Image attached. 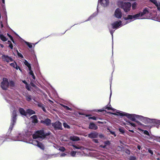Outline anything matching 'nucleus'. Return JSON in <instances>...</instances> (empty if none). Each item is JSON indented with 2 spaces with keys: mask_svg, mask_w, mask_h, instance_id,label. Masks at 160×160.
I'll return each mask as SVG.
<instances>
[{
  "mask_svg": "<svg viewBox=\"0 0 160 160\" xmlns=\"http://www.w3.org/2000/svg\"><path fill=\"white\" fill-rule=\"evenodd\" d=\"M66 155V154L65 153H62L60 155L61 157H65Z\"/></svg>",
  "mask_w": 160,
  "mask_h": 160,
  "instance_id": "41",
  "label": "nucleus"
},
{
  "mask_svg": "<svg viewBox=\"0 0 160 160\" xmlns=\"http://www.w3.org/2000/svg\"><path fill=\"white\" fill-rule=\"evenodd\" d=\"M70 139L73 141H77L79 140V138L78 137L74 136H71Z\"/></svg>",
  "mask_w": 160,
  "mask_h": 160,
  "instance_id": "21",
  "label": "nucleus"
},
{
  "mask_svg": "<svg viewBox=\"0 0 160 160\" xmlns=\"http://www.w3.org/2000/svg\"><path fill=\"white\" fill-rule=\"evenodd\" d=\"M138 124L139 125H142V124L141 123L139 122H138Z\"/></svg>",
  "mask_w": 160,
  "mask_h": 160,
  "instance_id": "55",
  "label": "nucleus"
},
{
  "mask_svg": "<svg viewBox=\"0 0 160 160\" xmlns=\"http://www.w3.org/2000/svg\"><path fill=\"white\" fill-rule=\"evenodd\" d=\"M2 2H3V3H4V2H5V1H4V0H2Z\"/></svg>",
  "mask_w": 160,
  "mask_h": 160,
  "instance_id": "58",
  "label": "nucleus"
},
{
  "mask_svg": "<svg viewBox=\"0 0 160 160\" xmlns=\"http://www.w3.org/2000/svg\"><path fill=\"white\" fill-rule=\"evenodd\" d=\"M17 53H18V56H19V57H20L21 58H23V56L18 51H17Z\"/></svg>",
  "mask_w": 160,
  "mask_h": 160,
  "instance_id": "34",
  "label": "nucleus"
},
{
  "mask_svg": "<svg viewBox=\"0 0 160 160\" xmlns=\"http://www.w3.org/2000/svg\"><path fill=\"white\" fill-rule=\"evenodd\" d=\"M0 46L1 47H2H2H3V45H2V44H0Z\"/></svg>",
  "mask_w": 160,
  "mask_h": 160,
  "instance_id": "54",
  "label": "nucleus"
},
{
  "mask_svg": "<svg viewBox=\"0 0 160 160\" xmlns=\"http://www.w3.org/2000/svg\"><path fill=\"white\" fill-rule=\"evenodd\" d=\"M9 47L11 48L12 49L13 48V46L12 44H11L10 45H9Z\"/></svg>",
  "mask_w": 160,
  "mask_h": 160,
  "instance_id": "44",
  "label": "nucleus"
},
{
  "mask_svg": "<svg viewBox=\"0 0 160 160\" xmlns=\"http://www.w3.org/2000/svg\"><path fill=\"white\" fill-rule=\"evenodd\" d=\"M38 106L40 107H42V104H39L38 105Z\"/></svg>",
  "mask_w": 160,
  "mask_h": 160,
  "instance_id": "52",
  "label": "nucleus"
},
{
  "mask_svg": "<svg viewBox=\"0 0 160 160\" xmlns=\"http://www.w3.org/2000/svg\"><path fill=\"white\" fill-rule=\"evenodd\" d=\"M10 65L12 67L16 68L17 70L19 69L21 71V69L19 67L17 66V64L15 62H14L11 63Z\"/></svg>",
  "mask_w": 160,
  "mask_h": 160,
  "instance_id": "15",
  "label": "nucleus"
},
{
  "mask_svg": "<svg viewBox=\"0 0 160 160\" xmlns=\"http://www.w3.org/2000/svg\"><path fill=\"white\" fill-rule=\"evenodd\" d=\"M35 113V112L31 109H29L27 110V114L31 115L32 114H34Z\"/></svg>",
  "mask_w": 160,
  "mask_h": 160,
  "instance_id": "22",
  "label": "nucleus"
},
{
  "mask_svg": "<svg viewBox=\"0 0 160 160\" xmlns=\"http://www.w3.org/2000/svg\"><path fill=\"white\" fill-rule=\"evenodd\" d=\"M136 158L134 157H131L130 159V160H135Z\"/></svg>",
  "mask_w": 160,
  "mask_h": 160,
  "instance_id": "38",
  "label": "nucleus"
},
{
  "mask_svg": "<svg viewBox=\"0 0 160 160\" xmlns=\"http://www.w3.org/2000/svg\"><path fill=\"white\" fill-rule=\"evenodd\" d=\"M142 131H144V133L145 134H146L147 135H148V136H149V132L147 130H142Z\"/></svg>",
  "mask_w": 160,
  "mask_h": 160,
  "instance_id": "31",
  "label": "nucleus"
},
{
  "mask_svg": "<svg viewBox=\"0 0 160 160\" xmlns=\"http://www.w3.org/2000/svg\"><path fill=\"white\" fill-rule=\"evenodd\" d=\"M118 4L125 12H128L130 11L131 6V4L130 2H124L122 1L118 2Z\"/></svg>",
  "mask_w": 160,
  "mask_h": 160,
  "instance_id": "2",
  "label": "nucleus"
},
{
  "mask_svg": "<svg viewBox=\"0 0 160 160\" xmlns=\"http://www.w3.org/2000/svg\"><path fill=\"white\" fill-rule=\"evenodd\" d=\"M111 93L110 95V98L111 97Z\"/></svg>",
  "mask_w": 160,
  "mask_h": 160,
  "instance_id": "62",
  "label": "nucleus"
},
{
  "mask_svg": "<svg viewBox=\"0 0 160 160\" xmlns=\"http://www.w3.org/2000/svg\"><path fill=\"white\" fill-rule=\"evenodd\" d=\"M137 4L135 2L133 3L132 4V9H136V6H137Z\"/></svg>",
  "mask_w": 160,
  "mask_h": 160,
  "instance_id": "28",
  "label": "nucleus"
},
{
  "mask_svg": "<svg viewBox=\"0 0 160 160\" xmlns=\"http://www.w3.org/2000/svg\"><path fill=\"white\" fill-rule=\"evenodd\" d=\"M93 140L96 143H98V140L97 139H93Z\"/></svg>",
  "mask_w": 160,
  "mask_h": 160,
  "instance_id": "46",
  "label": "nucleus"
},
{
  "mask_svg": "<svg viewBox=\"0 0 160 160\" xmlns=\"http://www.w3.org/2000/svg\"><path fill=\"white\" fill-rule=\"evenodd\" d=\"M59 150L62 151H64L65 150V148L63 147H60L59 148Z\"/></svg>",
  "mask_w": 160,
  "mask_h": 160,
  "instance_id": "33",
  "label": "nucleus"
},
{
  "mask_svg": "<svg viewBox=\"0 0 160 160\" xmlns=\"http://www.w3.org/2000/svg\"><path fill=\"white\" fill-rule=\"evenodd\" d=\"M111 106L110 105L109 106H107L105 107V108L108 110L111 109L113 112L116 111V113H111L113 115H119L121 116H126L128 118L130 119L132 121H135V118H139V117L142 118V116H139L138 115L136 114H129L126 113H121L120 111L117 110L116 109L112 108L111 107Z\"/></svg>",
  "mask_w": 160,
  "mask_h": 160,
  "instance_id": "1",
  "label": "nucleus"
},
{
  "mask_svg": "<svg viewBox=\"0 0 160 160\" xmlns=\"http://www.w3.org/2000/svg\"><path fill=\"white\" fill-rule=\"evenodd\" d=\"M73 147L75 148L76 149H81V147H80L76 146L74 145H73Z\"/></svg>",
  "mask_w": 160,
  "mask_h": 160,
  "instance_id": "37",
  "label": "nucleus"
},
{
  "mask_svg": "<svg viewBox=\"0 0 160 160\" xmlns=\"http://www.w3.org/2000/svg\"><path fill=\"white\" fill-rule=\"evenodd\" d=\"M42 123L46 124L47 125H49L51 123V121L49 119H47L44 121H41Z\"/></svg>",
  "mask_w": 160,
  "mask_h": 160,
  "instance_id": "18",
  "label": "nucleus"
},
{
  "mask_svg": "<svg viewBox=\"0 0 160 160\" xmlns=\"http://www.w3.org/2000/svg\"><path fill=\"white\" fill-rule=\"evenodd\" d=\"M1 27H3V25L2 24V23H1Z\"/></svg>",
  "mask_w": 160,
  "mask_h": 160,
  "instance_id": "59",
  "label": "nucleus"
},
{
  "mask_svg": "<svg viewBox=\"0 0 160 160\" xmlns=\"http://www.w3.org/2000/svg\"><path fill=\"white\" fill-rule=\"evenodd\" d=\"M148 13V10L147 8H145L143 11L141 13V16H143L145 15H146Z\"/></svg>",
  "mask_w": 160,
  "mask_h": 160,
  "instance_id": "23",
  "label": "nucleus"
},
{
  "mask_svg": "<svg viewBox=\"0 0 160 160\" xmlns=\"http://www.w3.org/2000/svg\"><path fill=\"white\" fill-rule=\"evenodd\" d=\"M149 1L155 5L158 10L160 11V3L159 2H158L156 0H149Z\"/></svg>",
  "mask_w": 160,
  "mask_h": 160,
  "instance_id": "12",
  "label": "nucleus"
},
{
  "mask_svg": "<svg viewBox=\"0 0 160 160\" xmlns=\"http://www.w3.org/2000/svg\"><path fill=\"white\" fill-rule=\"evenodd\" d=\"M50 134V132L45 133L43 130H40L37 131L33 134V137L34 139L38 138H44L46 136L49 135Z\"/></svg>",
  "mask_w": 160,
  "mask_h": 160,
  "instance_id": "5",
  "label": "nucleus"
},
{
  "mask_svg": "<svg viewBox=\"0 0 160 160\" xmlns=\"http://www.w3.org/2000/svg\"><path fill=\"white\" fill-rule=\"evenodd\" d=\"M19 110L20 113L22 115L26 116H27V112H25V111L24 110V109L23 108H20Z\"/></svg>",
  "mask_w": 160,
  "mask_h": 160,
  "instance_id": "20",
  "label": "nucleus"
},
{
  "mask_svg": "<svg viewBox=\"0 0 160 160\" xmlns=\"http://www.w3.org/2000/svg\"><path fill=\"white\" fill-rule=\"evenodd\" d=\"M29 143H32L34 145L37 146L38 147L42 149H44V146L41 143L38 142L37 141L35 140H33L32 142H29Z\"/></svg>",
  "mask_w": 160,
  "mask_h": 160,
  "instance_id": "7",
  "label": "nucleus"
},
{
  "mask_svg": "<svg viewBox=\"0 0 160 160\" xmlns=\"http://www.w3.org/2000/svg\"><path fill=\"white\" fill-rule=\"evenodd\" d=\"M22 82L24 83L25 84H27V82L25 81H22Z\"/></svg>",
  "mask_w": 160,
  "mask_h": 160,
  "instance_id": "48",
  "label": "nucleus"
},
{
  "mask_svg": "<svg viewBox=\"0 0 160 160\" xmlns=\"http://www.w3.org/2000/svg\"><path fill=\"white\" fill-rule=\"evenodd\" d=\"M42 109H43V110L44 111H45V109H44V108H43V107H42Z\"/></svg>",
  "mask_w": 160,
  "mask_h": 160,
  "instance_id": "57",
  "label": "nucleus"
},
{
  "mask_svg": "<svg viewBox=\"0 0 160 160\" xmlns=\"http://www.w3.org/2000/svg\"><path fill=\"white\" fill-rule=\"evenodd\" d=\"M130 132H134V131L133 130H129Z\"/></svg>",
  "mask_w": 160,
  "mask_h": 160,
  "instance_id": "56",
  "label": "nucleus"
},
{
  "mask_svg": "<svg viewBox=\"0 0 160 160\" xmlns=\"http://www.w3.org/2000/svg\"><path fill=\"white\" fill-rule=\"evenodd\" d=\"M110 132L112 134L114 135L115 137L116 136V135L115 134V132H114L111 131V132Z\"/></svg>",
  "mask_w": 160,
  "mask_h": 160,
  "instance_id": "42",
  "label": "nucleus"
},
{
  "mask_svg": "<svg viewBox=\"0 0 160 160\" xmlns=\"http://www.w3.org/2000/svg\"><path fill=\"white\" fill-rule=\"evenodd\" d=\"M24 63L25 65L27 66L28 68V69H30V68L31 67L30 64L27 61L25 60L24 62Z\"/></svg>",
  "mask_w": 160,
  "mask_h": 160,
  "instance_id": "24",
  "label": "nucleus"
},
{
  "mask_svg": "<svg viewBox=\"0 0 160 160\" xmlns=\"http://www.w3.org/2000/svg\"><path fill=\"white\" fill-rule=\"evenodd\" d=\"M148 152H149L152 155L153 154V152L152 151V150H150L149 149L148 150Z\"/></svg>",
  "mask_w": 160,
  "mask_h": 160,
  "instance_id": "40",
  "label": "nucleus"
},
{
  "mask_svg": "<svg viewBox=\"0 0 160 160\" xmlns=\"http://www.w3.org/2000/svg\"><path fill=\"white\" fill-rule=\"evenodd\" d=\"M7 35L8 36V37L10 38L12 40V41L13 42H14V41L12 37L10 35H9L8 34H7Z\"/></svg>",
  "mask_w": 160,
  "mask_h": 160,
  "instance_id": "35",
  "label": "nucleus"
},
{
  "mask_svg": "<svg viewBox=\"0 0 160 160\" xmlns=\"http://www.w3.org/2000/svg\"><path fill=\"white\" fill-rule=\"evenodd\" d=\"M2 60L8 62L13 61L11 57L7 55H3L2 56Z\"/></svg>",
  "mask_w": 160,
  "mask_h": 160,
  "instance_id": "10",
  "label": "nucleus"
},
{
  "mask_svg": "<svg viewBox=\"0 0 160 160\" xmlns=\"http://www.w3.org/2000/svg\"><path fill=\"white\" fill-rule=\"evenodd\" d=\"M25 42L30 48H32V45L30 43L27 42Z\"/></svg>",
  "mask_w": 160,
  "mask_h": 160,
  "instance_id": "32",
  "label": "nucleus"
},
{
  "mask_svg": "<svg viewBox=\"0 0 160 160\" xmlns=\"http://www.w3.org/2000/svg\"><path fill=\"white\" fill-rule=\"evenodd\" d=\"M129 124L131 125L133 127H136V125L135 124L131 123V122H129Z\"/></svg>",
  "mask_w": 160,
  "mask_h": 160,
  "instance_id": "36",
  "label": "nucleus"
},
{
  "mask_svg": "<svg viewBox=\"0 0 160 160\" xmlns=\"http://www.w3.org/2000/svg\"><path fill=\"white\" fill-rule=\"evenodd\" d=\"M1 87L3 90H6L9 87V82L8 80L6 78H4L1 84Z\"/></svg>",
  "mask_w": 160,
  "mask_h": 160,
  "instance_id": "6",
  "label": "nucleus"
},
{
  "mask_svg": "<svg viewBox=\"0 0 160 160\" xmlns=\"http://www.w3.org/2000/svg\"><path fill=\"white\" fill-rule=\"evenodd\" d=\"M122 26V22L121 21H116L112 23L108 26L110 32L113 37V33L115 30H112V29H117Z\"/></svg>",
  "mask_w": 160,
  "mask_h": 160,
  "instance_id": "3",
  "label": "nucleus"
},
{
  "mask_svg": "<svg viewBox=\"0 0 160 160\" xmlns=\"http://www.w3.org/2000/svg\"><path fill=\"white\" fill-rule=\"evenodd\" d=\"M158 122H160V120Z\"/></svg>",
  "mask_w": 160,
  "mask_h": 160,
  "instance_id": "63",
  "label": "nucleus"
},
{
  "mask_svg": "<svg viewBox=\"0 0 160 160\" xmlns=\"http://www.w3.org/2000/svg\"><path fill=\"white\" fill-rule=\"evenodd\" d=\"M62 106H63L65 108H66V106H65V105H62Z\"/></svg>",
  "mask_w": 160,
  "mask_h": 160,
  "instance_id": "53",
  "label": "nucleus"
},
{
  "mask_svg": "<svg viewBox=\"0 0 160 160\" xmlns=\"http://www.w3.org/2000/svg\"><path fill=\"white\" fill-rule=\"evenodd\" d=\"M76 152L75 151H72L70 153L71 156L72 157H74L76 155Z\"/></svg>",
  "mask_w": 160,
  "mask_h": 160,
  "instance_id": "30",
  "label": "nucleus"
},
{
  "mask_svg": "<svg viewBox=\"0 0 160 160\" xmlns=\"http://www.w3.org/2000/svg\"><path fill=\"white\" fill-rule=\"evenodd\" d=\"M89 128L96 130L98 128V127L94 124L91 123L89 125Z\"/></svg>",
  "mask_w": 160,
  "mask_h": 160,
  "instance_id": "14",
  "label": "nucleus"
},
{
  "mask_svg": "<svg viewBox=\"0 0 160 160\" xmlns=\"http://www.w3.org/2000/svg\"><path fill=\"white\" fill-rule=\"evenodd\" d=\"M23 134H20L19 135V136L15 140V141H23Z\"/></svg>",
  "mask_w": 160,
  "mask_h": 160,
  "instance_id": "17",
  "label": "nucleus"
},
{
  "mask_svg": "<svg viewBox=\"0 0 160 160\" xmlns=\"http://www.w3.org/2000/svg\"><path fill=\"white\" fill-rule=\"evenodd\" d=\"M28 70L29 71V74L32 75V77L33 79H35V76L33 73V71L32 70L31 67L30 68V69Z\"/></svg>",
  "mask_w": 160,
  "mask_h": 160,
  "instance_id": "25",
  "label": "nucleus"
},
{
  "mask_svg": "<svg viewBox=\"0 0 160 160\" xmlns=\"http://www.w3.org/2000/svg\"><path fill=\"white\" fill-rule=\"evenodd\" d=\"M26 88L28 90H30V89L28 87V86H26Z\"/></svg>",
  "mask_w": 160,
  "mask_h": 160,
  "instance_id": "51",
  "label": "nucleus"
},
{
  "mask_svg": "<svg viewBox=\"0 0 160 160\" xmlns=\"http://www.w3.org/2000/svg\"><path fill=\"white\" fill-rule=\"evenodd\" d=\"M91 118L93 120H96V118L95 117H92Z\"/></svg>",
  "mask_w": 160,
  "mask_h": 160,
  "instance_id": "49",
  "label": "nucleus"
},
{
  "mask_svg": "<svg viewBox=\"0 0 160 160\" xmlns=\"http://www.w3.org/2000/svg\"><path fill=\"white\" fill-rule=\"evenodd\" d=\"M99 111H100V112H101L102 111V110H98Z\"/></svg>",
  "mask_w": 160,
  "mask_h": 160,
  "instance_id": "61",
  "label": "nucleus"
},
{
  "mask_svg": "<svg viewBox=\"0 0 160 160\" xmlns=\"http://www.w3.org/2000/svg\"><path fill=\"white\" fill-rule=\"evenodd\" d=\"M27 100L28 101H30L31 100V97H27Z\"/></svg>",
  "mask_w": 160,
  "mask_h": 160,
  "instance_id": "45",
  "label": "nucleus"
},
{
  "mask_svg": "<svg viewBox=\"0 0 160 160\" xmlns=\"http://www.w3.org/2000/svg\"><path fill=\"white\" fill-rule=\"evenodd\" d=\"M31 118L32 119V122L34 123H36L38 122V119L37 118L36 115H33L32 117H31Z\"/></svg>",
  "mask_w": 160,
  "mask_h": 160,
  "instance_id": "19",
  "label": "nucleus"
},
{
  "mask_svg": "<svg viewBox=\"0 0 160 160\" xmlns=\"http://www.w3.org/2000/svg\"><path fill=\"white\" fill-rule=\"evenodd\" d=\"M119 130L120 131V132H122V133H124V130L121 129V128H120L119 129Z\"/></svg>",
  "mask_w": 160,
  "mask_h": 160,
  "instance_id": "39",
  "label": "nucleus"
},
{
  "mask_svg": "<svg viewBox=\"0 0 160 160\" xmlns=\"http://www.w3.org/2000/svg\"><path fill=\"white\" fill-rule=\"evenodd\" d=\"M99 137L101 138H102L103 137V136L102 134H101L99 135Z\"/></svg>",
  "mask_w": 160,
  "mask_h": 160,
  "instance_id": "43",
  "label": "nucleus"
},
{
  "mask_svg": "<svg viewBox=\"0 0 160 160\" xmlns=\"http://www.w3.org/2000/svg\"><path fill=\"white\" fill-rule=\"evenodd\" d=\"M142 16H141V13L137 14L134 15H128L127 17L124 18V19L126 21L129 20V21H127V23H123L122 25H125L127 23L130 22L132 21L137 19H139Z\"/></svg>",
  "mask_w": 160,
  "mask_h": 160,
  "instance_id": "4",
  "label": "nucleus"
},
{
  "mask_svg": "<svg viewBox=\"0 0 160 160\" xmlns=\"http://www.w3.org/2000/svg\"><path fill=\"white\" fill-rule=\"evenodd\" d=\"M16 112L15 111H14L12 114V125H14V123L15 122L16 118Z\"/></svg>",
  "mask_w": 160,
  "mask_h": 160,
  "instance_id": "16",
  "label": "nucleus"
},
{
  "mask_svg": "<svg viewBox=\"0 0 160 160\" xmlns=\"http://www.w3.org/2000/svg\"><path fill=\"white\" fill-rule=\"evenodd\" d=\"M98 136V133L95 132L91 133L88 134V137L92 138H96Z\"/></svg>",
  "mask_w": 160,
  "mask_h": 160,
  "instance_id": "13",
  "label": "nucleus"
},
{
  "mask_svg": "<svg viewBox=\"0 0 160 160\" xmlns=\"http://www.w3.org/2000/svg\"><path fill=\"white\" fill-rule=\"evenodd\" d=\"M52 126L55 129H62V125L61 122L58 121L54 123H52Z\"/></svg>",
  "mask_w": 160,
  "mask_h": 160,
  "instance_id": "9",
  "label": "nucleus"
},
{
  "mask_svg": "<svg viewBox=\"0 0 160 160\" xmlns=\"http://www.w3.org/2000/svg\"><path fill=\"white\" fill-rule=\"evenodd\" d=\"M65 108L67 110H71V109L67 106Z\"/></svg>",
  "mask_w": 160,
  "mask_h": 160,
  "instance_id": "47",
  "label": "nucleus"
},
{
  "mask_svg": "<svg viewBox=\"0 0 160 160\" xmlns=\"http://www.w3.org/2000/svg\"><path fill=\"white\" fill-rule=\"evenodd\" d=\"M98 2L103 7L107 6L109 3V0H99Z\"/></svg>",
  "mask_w": 160,
  "mask_h": 160,
  "instance_id": "11",
  "label": "nucleus"
},
{
  "mask_svg": "<svg viewBox=\"0 0 160 160\" xmlns=\"http://www.w3.org/2000/svg\"><path fill=\"white\" fill-rule=\"evenodd\" d=\"M14 83L13 81H11L9 82V87H10L11 88H12L14 87Z\"/></svg>",
  "mask_w": 160,
  "mask_h": 160,
  "instance_id": "27",
  "label": "nucleus"
},
{
  "mask_svg": "<svg viewBox=\"0 0 160 160\" xmlns=\"http://www.w3.org/2000/svg\"><path fill=\"white\" fill-rule=\"evenodd\" d=\"M0 38L3 41H6L7 40V38L2 34L0 35Z\"/></svg>",
  "mask_w": 160,
  "mask_h": 160,
  "instance_id": "26",
  "label": "nucleus"
},
{
  "mask_svg": "<svg viewBox=\"0 0 160 160\" xmlns=\"http://www.w3.org/2000/svg\"><path fill=\"white\" fill-rule=\"evenodd\" d=\"M114 15L117 18H120L122 17V13L121 10L119 8H117L115 11Z\"/></svg>",
  "mask_w": 160,
  "mask_h": 160,
  "instance_id": "8",
  "label": "nucleus"
},
{
  "mask_svg": "<svg viewBox=\"0 0 160 160\" xmlns=\"http://www.w3.org/2000/svg\"><path fill=\"white\" fill-rule=\"evenodd\" d=\"M138 148L139 150H140V149L141 147L140 146H138Z\"/></svg>",
  "mask_w": 160,
  "mask_h": 160,
  "instance_id": "50",
  "label": "nucleus"
},
{
  "mask_svg": "<svg viewBox=\"0 0 160 160\" xmlns=\"http://www.w3.org/2000/svg\"><path fill=\"white\" fill-rule=\"evenodd\" d=\"M130 0L131 1H135L136 0Z\"/></svg>",
  "mask_w": 160,
  "mask_h": 160,
  "instance_id": "60",
  "label": "nucleus"
},
{
  "mask_svg": "<svg viewBox=\"0 0 160 160\" xmlns=\"http://www.w3.org/2000/svg\"><path fill=\"white\" fill-rule=\"evenodd\" d=\"M63 125L65 128H70V126L66 123H63Z\"/></svg>",
  "mask_w": 160,
  "mask_h": 160,
  "instance_id": "29",
  "label": "nucleus"
}]
</instances>
